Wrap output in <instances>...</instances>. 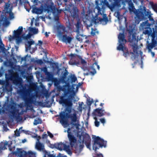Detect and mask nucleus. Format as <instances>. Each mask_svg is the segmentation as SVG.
I'll return each mask as SVG.
<instances>
[{
    "label": "nucleus",
    "instance_id": "nucleus-1",
    "mask_svg": "<svg viewBox=\"0 0 157 157\" xmlns=\"http://www.w3.org/2000/svg\"><path fill=\"white\" fill-rule=\"evenodd\" d=\"M134 13L136 16L135 17V22L136 24H138L140 21L147 20L149 18V20L151 22L152 26L153 27L154 25H155L156 21L152 17V14L145 6H141L139 9L136 10Z\"/></svg>",
    "mask_w": 157,
    "mask_h": 157
},
{
    "label": "nucleus",
    "instance_id": "nucleus-2",
    "mask_svg": "<svg viewBox=\"0 0 157 157\" xmlns=\"http://www.w3.org/2000/svg\"><path fill=\"white\" fill-rule=\"evenodd\" d=\"M63 105L66 106L65 111L66 113H61L60 114V122L63 125H66L67 124V118H70L72 122H75L77 120L76 114L74 113L70 114L71 112L72 107L73 105L72 101L66 103Z\"/></svg>",
    "mask_w": 157,
    "mask_h": 157
},
{
    "label": "nucleus",
    "instance_id": "nucleus-3",
    "mask_svg": "<svg viewBox=\"0 0 157 157\" xmlns=\"http://www.w3.org/2000/svg\"><path fill=\"white\" fill-rule=\"evenodd\" d=\"M109 1L111 3L110 5L109 4L107 0H102L99 4L98 3V1H96L95 8L98 10V15H102L105 11L106 7L112 11L115 7H120L121 6V0H109Z\"/></svg>",
    "mask_w": 157,
    "mask_h": 157
},
{
    "label": "nucleus",
    "instance_id": "nucleus-4",
    "mask_svg": "<svg viewBox=\"0 0 157 157\" xmlns=\"http://www.w3.org/2000/svg\"><path fill=\"white\" fill-rule=\"evenodd\" d=\"M128 31L129 33L128 36V40L130 42V45L132 47L133 50V52H131L130 53L132 55L131 58L133 60L136 59V57L134 53L138 54L137 51L138 38H136V33L134 32L132 29H128Z\"/></svg>",
    "mask_w": 157,
    "mask_h": 157
},
{
    "label": "nucleus",
    "instance_id": "nucleus-5",
    "mask_svg": "<svg viewBox=\"0 0 157 157\" xmlns=\"http://www.w3.org/2000/svg\"><path fill=\"white\" fill-rule=\"evenodd\" d=\"M57 90L59 92L62 91L63 92L62 96L60 97L59 100V103L63 105L72 101L74 96L71 94H69V90L66 88V86L65 85L63 87L59 85L56 86Z\"/></svg>",
    "mask_w": 157,
    "mask_h": 157
},
{
    "label": "nucleus",
    "instance_id": "nucleus-6",
    "mask_svg": "<svg viewBox=\"0 0 157 157\" xmlns=\"http://www.w3.org/2000/svg\"><path fill=\"white\" fill-rule=\"evenodd\" d=\"M19 93L23 100L26 106L30 107L34 103L33 96L31 95L30 90L27 89L25 86H22V88L19 91Z\"/></svg>",
    "mask_w": 157,
    "mask_h": 157
},
{
    "label": "nucleus",
    "instance_id": "nucleus-7",
    "mask_svg": "<svg viewBox=\"0 0 157 157\" xmlns=\"http://www.w3.org/2000/svg\"><path fill=\"white\" fill-rule=\"evenodd\" d=\"M92 139L93 142V149L95 151L100 148L106 147L107 141L101 138L99 136L94 135L92 136Z\"/></svg>",
    "mask_w": 157,
    "mask_h": 157
},
{
    "label": "nucleus",
    "instance_id": "nucleus-8",
    "mask_svg": "<svg viewBox=\"0 0 157 157\" xmlns=\"http://www.w3.org/2000/svg\"><path fill=\"white\" fill-rule=\"evenodd\" d=\"M153 32L151 36V42L149 43L147 42L146 48L148 49V52H151V49L155 47L157 44V26H155L152 28Z\"/></svg>",
    "mask_w": 157,
    "mask_h": 157
},
{
    "label": "nucleus",
    "instance_id": "nucleus-9",
    "mask_svg": "<svg viewBox=\"0 0 157 157\" xmlns=\"http://www.w3.org/2000/svg\"><path fill=\"white\" fill-rule=\"evenodd\" d=\"M151 24L148 22V20H147L145 22H142L140 24V27L142 30H143V33L145 35H150L153 32V30L150 28Z\"/></svg>",
    "mask_w": 157,
    "mask_h": 157
},
{
    "label": "nucleus",
    "instance_id": "nucleus-10",
    "mask_svg": "<svg viewBox=\"0 0 157 157\" xmlns=\"http://www.w3.org/2000/svg\"><path fill=\"white\" fill-rule=\"evenodd\" d=\"M54 146L55 148L60 151H62L63 150L65 151L70 155L72 154V152L70 149V146L69 145H67L61 142L58 144H55Z\"/></svg>",
    "mask_w": 157,
    "mask_h": 157
},
{
    "label": "nucleus",
    "instance_id": "nucleus-11",
    "mask_svg": "<svg viewBox=\"0 0 157 157\" xmlns=\"http://www.w3.org/2000/svg\"><path fill=\"white\" fill-rule=\"evenodd\" d=\"M119 45L117 47V49L119 50H123L125 44L127 42V40L125 39V36L124 33H120L118 36Z\"/></svg>",
    "mask_w": 157,
    "mask_h": 157
},
{
    "label": "nucleus",
    "instance_id": "nucleus-12",
    "mask_svg": "<svg viewBox=\"0 0 157 157\" xmlns=\"http://www.w3.org/2000/svg\"><path fill=\"white\" fill-rule=\"evenodd\" d=\"M44 1L45 2L44 9L45 11H47L48 13L55 11V7L52 0H44Z\"/></svg>",
    "mask_w": 157,
    "mask_h": 157
},
{
    "label": "nucleus",
    "instance_id": "nucleus-13",
    "mask_svg": "<svg viewBox=\"0 0 157 157\" xmlns=\"http://www.w3.org/2000/svg\"><path fill=\"white\" fill-rule=\"evenodd\" d=\"M70 128H68L67 131V137L69 142L70 147H73L77 143V139L72 133L70 131Z\"/></svg>",
    "mask_w": 157,
    "mask_h": 157
},
{
    "label": "nucleus",
    "instance_id": "nucleus-14",
    "mask_svg": "<svg viewBox=\"0 0 157 157\" xmlns=\"http://www.w3.org/2000/svg\"><path fill=\"white\" fill-rule=\"evenodd\" d=\"M57 35L59 37H61L64 34H67L68 33L66 27L63 25L61 24L57 26Z\"/></svg>",
    "mask_w": 157,
    "mask_h": 157
},
{
    "label": "nucleus",
    "instance_id": "nucleus-15",
    "mask_svg": "<svg viewBox=\"0 0 157 157\" xmlns=\"http://www.w3.org/2000/svg\"><path fill=\"white\" fill-rule=\"evenodd\" d=\"M83 139L82 143H84L87 147L90 148L91 146V139L89 135L87 133H85L82 136Z\"/></svg>",
    "mask_w": 157,
    "mask_h": 157
},
{
    "label": "nucleus",
    "instance_id": "nucleus-16",
    "mask_svg": "<svg viewBox=\"0 0 157 157\" xmlns=\"http://www.w3.org/2000/svg\"><path fill=\"white\" fill-rule=\"evenodd\" d=\"M20 113H19V110L14 109L10 111V116L11 117L15 118L16 120L21 121L22 118L20 116Z\"/></svg>",
    "mask_w": 157,
    "mask_h": 157
},
{
    "label": "nucleus",
    "instance_id": "nucleus-17",
    "mask_svg": "<svg viewBox=\"0 0 157 157\" xmlns=\"http://www.w3.org/2000/svg\"><path fill=\"white\" fill-rule=\"evenodd\" d=\"M12 151V153L18 157H25L27 153L21 148H17L16 151Z\"/></svg>",
    "mask_w": 157,
    "mask_h": 157
},
{
    "label": "nucleus",
    "instance_id": "nucleus-18",
    "mask_svg": "<svg viewBox=\"0 0 157 157\" xmlns=\"http://www.w3.org/2000/svg\"><path fill=\"white\" fill-rule=\"evenodd\" d=\"M70 56L72 58L70 63L71 65H78L80 64V59H78L77 58V56H80L76 54H73L71 53L70 55Z\"/></svg>",
    "mask_w": 157,
    "mask_h": 157
},
{
    "label": "nucleus",
    "instance_id": "nucleus-19",
    "mask_svg": "<svg viewBox=\"0 0 157 157\" xmlns=\"http://www.w3.org/2000/svg\"><path fill=\"white\" fill-rule=\"evenodd\" d=\"M104 112H105V110L102 108L100 109L98 108L94 109L92 113L94 116H98L101 117L104 115Z\"/></svg>",
    "mask_w": 157,
    "mask_h": 157
},
{
    "label": "nucleus",
    "instance_id": "nucleus-20",
    "mask_svg": "<svg viewBox=\"0 0 157 157\" xmlns=\"http://www.w3.org/2000/svg\"><path fill=\"white\" fill-rule=\"evenodd\" d=\"M82 68L84 71H87L92 75H94L96 73L95 69L92 66L89 67L83 66L82 67Z\"/></svg>",
    "mask_w": 157,
    "mask_h": 157
},
{
    "label": "nucleus",
    "instance_id": "nucleus-21",
    "mask_svg": "<svg viewBox=\"0 0 157 157\" xmlns=\"http://www.w3.org/2000/svg\"><path fill=\"white\" fill-rule=\"evenodd\" d=\"M2 75V73L0 71V77H1ZM0 84H5V89L8 91H11L12 90L11 86L10 85L8 82H5L3 81L2 82V81L0 79Z\"/></svg>",
    "mask_w": 157,
    "mask_h": 157
},
{
    "label": "nucleus",
    "instance_id": "nucleus-22",
    "mask_svg": "<svg viewBox=\"0 0 157 157\" xmlns=\"http://www.w3.org/2000/svg\"><path fill=\"white\" fill-rule=\"evenodd\" d=\"M70 12L71 16L73 18H75L78 17L79 11L77 7H74Z\"/></svg>",
    "mask_w": 157,
    "mask_h": 157
},
{
    "label": "nucleus",
    "instance_id": "nucleus-23",
    "mask_svg": "<svg viewBox=\"0 0 157 157\" xmlns=\"http://www.w3.org/2000/svg\"><path fill=\"white\" fill-rule=\"evenodd\" d=\"M5 5L4 6V10L5 13H8L11 9V10H12L13 6H11V4L12 2H5Z\"/></svg>",
    "mask_w": 157,
    "mask_h": 157
},
{
    "label": "nucleus",
    "instance_id": "nucleus-24",
    "mask_svg": "<svg viewBox=\"0 0 157 157\" xmlns=\"http://www.w3.org/2000/svg\"><path fill=\"white\" fill-rule=\"evenodd\" d=\"M62 39V40L63 42L65 43H70L72 40V38L71 36H67V34H65L61 37Z\"/></svg>",
    "mask_w": 157,
    "mask_h": 157
},
{
    "label": "nucleus",
    "instance_id": "nucleus-25",
    "mask_svg": "<svg viewBox=\"0 0 157 157\" xmlns=\"http://www.w3.org/2000/svg\"><path fill=\"white\" fill-rule=\"evenodd\" d=\"M35 42L32 39H30L29 41H28L25 42L26 50H30L31 49V45L34 44Z\"/></svg>",
    "mask_w": 157,
    "mask_h": 157
},
{
    "label": "nucleus",
    "instance_id": "nucleus-26",
    "mask_svg": "<svg viewBox=\"0 0 157 157\" xmlns=\"http://www.w3.org/2000/svg\"><path fill=\"white\" fill-rule=\"evenodd\" d=\"M23 31V27L19 26L17 30H14V37H18L20 36Z\"/></svg>",
    "mask_w": 157,
    "mask_h": 157
},
{
    "label": "nucleus",
    "instance_id": "nucleus-27",
    "mask_svg": "<svg viewBox=\"0 0 157 157\" xmlns=\"http://www.w3.org/2000/svg\"><path fill=\"white\" fill-rule=\"evenodd\" d=\"M12 144V142H11V144L8 145V143L7 142H5L3 143L2 144V147H1V148H2V149H7L6 146L7 145H8L9 150H10V151H13V150H14L15 147H14L13 148H11V144Z\"/></svg>",
    "mask_w": 157,
    "mask_h": 157
},
{
    "label": "nucleus",
    "instance_id": "nucleus-28",
    "mask_svg": "<svg viewBox=\"0 0 157 157\" xmlns=\"http://www.w3.org/2000/svg\"><path fill=\"white\" fill-rule=\"evenodd\" d=\"M36 147L38 150L40 151H43L44 149V144L39 142L36 143Z\"/></svg>",
    "mask_w": 157,
    "mask_h": 157
},
{
    "label": "nucleus",
    "instance_id": "nucleus-29",
    "mask_svg": "<svg viewBox=\"0 0 157 157\" xmlns=\"http://www.w3.org/2000/svg\"><path fill=\"white\" fill-rule=\"evenodd\" d=\"M75 26L76 27V32L78 34H79L80 33V29L82 26L81 23L79 21H78L76 24L75 25Z\"/></svg>",
    "mask_w": 157,
    "mask_h": 157
},
{
    "label": "nucleus",
    "instance_id": "nucleus-30",
    "mask_svg": "<svg viewBox=\"0 0 157 157\" xmlns=\"http://www.w3.org/2000/svg\"><path fill=\"white\" fill-rule=\"evenodd\" d=\"M149 5L151 6L154 11L157 13V3H154L153 2L151 1L149 2Z\"/></svg>",
    "mask_w": 157,
    "mask_h": 157
},
{
    "label": "nucleus",
    "instance_id": "nucleus-31",
    "mask_svg": "<svg viewBox=\"0 0 157 157\" xmlns=\"http://www.w3.org/2000/svg\"><path fill=\"white\" fill-rule=\"evenodd\" d=\"M123 50H121L123 52V56L126 57L129 55V52L128 49L125 46H124V48H123Z\"/></svg>",
    "mask_w": 157,
    "mask_h": 157
},
{
    "label": "nucleus",
    "instance_id": "nucleus-32",
    "mask_svg": "<svg viewBox=\"0 0 157 157\" xmlns=\"http://www.w3.org/2000/svg\"><path fill=\"white\" fill-rule=\"evenodd\" d=\"M104 17L103 18H101L99 17V21L100 22H105V24L108 21L107 17H106V14H104Z\"/></svg>",
    "mask_w": 157,
    "mask_h": 157
},
{
    "label": "nucleus",
    "instance_id": "nucleus-33",
    "mask_svg": "<svg viewBox=\"0 0 157 157\" xmlns=\"http://www.w3.org/2000/svg\"><path fill=\"white\" fill-rule=\"evenodd\" d=\"M37 11L36 12V14H41L43 12V11L46 12L47 11H45L44 9V5L43 6H42V8H37V9H36Z\"/></svg>",
    "mask_w": 157,
    "mask_h": 157
},
{
    "label": "nucleus",
    "instance_id": "nucleus-34",
    "mask_svg": "<svg viewBox=\"0 0 157 157\" xmlns=\"http://www.w3.org/2000/svg\"><path fill=\"white\" fill-rule=\"evenodd\" d=\"M93 102V99H91L90 97H89L87 99L86 103L88 106H89L90 109L91 105Z\"/></svg>",
    "mask_w": 157,
    "mask_h": 157
},
{
    "label": "nucleus",
    "instance_id": "nucleus-35",
    "mask_svg": "<svg viewBox=\"0 0 157 157\" xmlns=\"http://www.w3.org/2000/svg\"><path fill=\"white\" fill-rule=\"evenodd\" d=\"M52 82L54 83V85L55 87L59 85L60 81L56 78H53Z\"/></svg>",
    "mask_w": 157,
    "mask_h": 157
},
{
    "label": "nucleus",
    "instance_id": "nucleus-36",
    "mask_svg": "<svg viewBox=\"0 0 157 157\" xmlns=\"http://www.w3.org/2000/svg\"><path fill=\"white\" fill-rule=\"evenodd\" d=\"M48 79V80H51L52 81L53 80V78H54L53 77L52 75L49 72H48L47 74Z\"/></svg>",
    "mask_w": 157,
    "mask_h": 157
},
{
    "label": "nucleus",
    "instance_id": "nucleus-37",
    "mask_svg": "<svg viewBox=\"0 0 157 157\" xmlns=\"http://www.w3.org/2000/svg\"><path fill=\"white\" fill-rule=\"evenodd\" d=\"M42 121L40 118H38L37 120H35L33 122L34 125H37L38 124H40L42 123Z\"/></svg>",
    "mask_w": 157,
    "mask_h": 157
},
{
    "label": "nucleus",
    "instance_id": "nucleus-38",
    "mask_svg": "<svg viewBox=\"0 0 157 157\" xmlns=\"http://www.w3.org/2000/svg\"><path fill=\"white\" fill-rule=\"evenodd\" d=\"M6 13L9 14L10 19H13L14 18V15L13 13L12 12V10L10 9V11L8 13Z\"/></svg>",
    "mask_w": 157,
    "mask_h": 157
},
{
    "label": "nucleus",
    "instance_id": "nucleus-39",
    "mask_svg": "<svg viewBox=\"0 0 157 157\" xmlns=\"http://www.w3.org/2000/svg\"><path fill=\"white\" fill-rule=\"evenodd\" d=\"M77 58L78 59H80V63L81 62V64L83 65L85 64H86V61L84 59H83L81 57V56H77Z\"/></svg>",
    "mask_w": 157,
    "mask_h": 157
},
{
    "label": "nucleus",
    "instance_id": "nucleus-40",
    "mask_svg": "<svg viewBox=\"0 0 157 157\" xmlns=\"http://www.w3.org/2000/svg\"><path fill=\"white\" fill-rule=\"evenodd\" d=\"M135 9V8L134 6H133V4L132 3H131L129 4V10L130 11H133V10Z\"/></svg>",
    "mask_w": 157,
    "mask_h": 157
},
{
    "label": "nucleus",
    "instance_id": "nucleus-41",
    "mask_svg": "<svg viewBox=\"0 0 157 157\" xmlns=\"http://www.w3.org/2000/svg\"><path fill=\"white\" fill-rule=\"evenodd\" d=\"M54 19L56 22H59V17L58 14H56L54 17Z\"/></svg>",
    "mask_w": 157,
    "mask_h": 157
},
{
    "label": "nucleus",
    "instance_id": "nucleus-42",
    "mask_svg": "<svg viewBox=\"0 0 157 157\" xmlns=\"http://www.w3.org/2000/svg\"><path fill=\"white\" fill-rule=\"evenodd\" d=\"M70 78L72 82H75L77 80V78L74 75H71Z\"/></svg>",
    "mask_w": 157,
    "mask_h": 157
},
{
    "label": "nucleus",
    "instance_id": "nucleus-43",
    "mask_svg": "<svg viewBox=\"0 0 157 157\" xmlns=\"http://www.w3.org/2000/svg\"><path fill=\"white\" fill-rule=\"evenodd\" d=\"M99 17H98L97 16L95 17L93 19V22L95 24L98 23L100 21H99Z\"/></svg>",
    "mask_w": 157,
    "mask_h": 157
},
{
    "label": "nucleus",
    "instance_id": "nucleus-44",
    "mask_svg": "<svg viewBox=\"0 0 157 157\" xmlns=\"http://www.w3.org/2000/svg\"><path fill=\"white\" fill-rule=\"evenodd\" d=\"M66 26L69 29H71L72 27L71 23L69 21H68V22H67L66 23Z\"/></svg>",
    "mask_w": 157,
    "mask_h": 157
},
{
    "label": "nucleus",
    "instance_id": "nucleus-45",
    "mask_svg": "<svg viewBox=\"0 0 157 157\" xmlns=\"http://www.w3.org/2000/svg\"><path fill=\"white\" fill-rule=\"evenodd\" d=\"M31 31L34 34H36L38 32V30L37 29H36L35 28H31Z\"/></svg>",
    "mask_w": 157,
    "mask_h": 157
},
{
    "label": "nucleus",
    "instance_id": "nucleus-46",
    "mask_svg": "<svg viewBox=\"0 0 157 157\" xmlns=\"http://www.w3.org/2000/svg\"><path fill=\"white\" fill-rule=\"evenodd\" d=\"M68 74V72L67 71H65L63 74L62 76V78L63 79H66L67 76V75Z\"/></svg>",
    "mask_w": 157,
    "mask_h": 157
},
{
    "label": "nucleus",
    "instance_id": "nucleus-47",
    "mask_svg": "<svg viewBox=\"0 0 157 157\" xmlns=\"http://www.w3.org/2000/svg\"><path fill=\"white\" fill-rule=\"evenodd\" d=\"M94 119H95V126L97 127H98L99 125V122L97 120V118L96 117H95L94 118Z\"/></svg>",
    "mask_w": 157,
    "mask_h": 157
},
{
    "label": "nucleus",
    "instance_id": "nucleus-48",
    "mask_svg": "<svg viewBox=\"0 0 157 157\" xmlns=\"http://www.w3.org/2000/svg\"><path fill=\"white\" fill-rule=\"evenodd\" d=\"M16 38V41L17 44H19L20 43L21 41V37L19 36L18 37H14Z\"/></svg>",
    "mask_w": 157,
    "mask_h": 157
},
{
    "label": "nucleus",
    "instance_id": "nucleus-49",
    "mask_svg": "<svg viewBox=\"0 0 157 157\" xmlns=\"http://www.w3.org/2000/svg\"><path fill=\"white\" fill-rule=\"evenodd\" d=\"M10 22V21H8L6 19L5 20L4 22H3V24L4 25L7 26L9 25Z\"/></svg>",
    "mask_w": 157,
    "mask_h": 157
},
{
    "label": "nucleus",
    "instance_id": "nucleus-50",
    "mask_svg": "<svg viewBox=\"0 0 157 157\" xmlns=\"http://www.w3.org/2000/svg\"><path fill=\"white\" fill-rule=\"evenodd\" d=\"M79 36H82L83 35L79 34H77L76 36V39L78 41H81L82 40V39L81 38H80V37H79Z\"/></svg>",
    "mask_w": 157,
    "mask_h": 157
},
{
    "label": "nucleus",
    "instance_id": "nucleus-51",
    "mask_svg": "<svg viewBox=\"0 0 157 157\" xmlns=\"http://www.w3.org/2000/svg\"><path fill=\"white\" fill-rule=\"evenodd\" d=\"M21 131H22L26 134H30V133L31 132H29L28 131H25V130H22Z\"/></svg>",
    "mask_w": 157,
    "mask_h": 157
},
{
    "label": "nucleus",
    "instance_id": "nucleus-52",
    "mask_svg": "<svg viewBox=\"0 0 157 157\" xmlns=\"http://www.w3.org/2000/svg\"><path fill=\"white\" fill-rule=\"evenodd\" d=\"M45 155H48V157H55V155H54L53 154H47L48 152L47 151H46L45 153Z\"/></svg>",
    "mask_w": 157,
    "mask_h": 157
},
{
    "label": "nucleus",
    "instance_id": "nucleus-53",
    "mask_svg": "<svg viewBox=\"0 0 157 157\" xmlns=\"http://www.w3.org/2000/svg\"><path fill=\"white\" fill-rule=\"evenodd\" d=\"M47 133H48V135L51 138H52L53 137V135L52 133H51L50 132L48 131L47 132Z\"/></svg>",
    "mask_w": 157,
    "mask_h": 157
},
{
    "label": "nucleus",
    "instance_id": "nucleus-54",
    "mask_svg": "<svg viewBox=\"0 0 157 157\" xmlns=\"http://www.w3.org/2000/svg\"><path fill=\"white\" fill-rule=\"evenodd\" d=\"M15 134L16 136H20V132L19 131L15 132Z\"/></svg>",
    "mask_w": 157,
    "mask_h": 157
},
{
    "label": "nucleus",
    "instance_id": "nucleus-55",
    "mask_svg": "<svg viewBox=\"0 0 157 157\" xmlns=\"http://www.w3.org/2000/svg\"><path fill=\"white\" fill-rule=\"evenodd\" d=\"M28 154L29 157H31L32 156H33L34 155L33 153L31 151H28Z\"/></svg>",
    "mask_w": 157,
    "mask_h": 157
},
{
    "label": "nucleus",
    "instance_id": "nucleus-56",
    "mask_svg": "<svg viewBox=\"0 0 157 157\" xmlns=\"http://www.w3.org/2000/svg\"><path fill=\"white\" fill-rule=\"evenodd\" d=\"M36 62L37 63L40 64H41L43 63V62L41 59H38L37 60Z\"/></svg>",
    "mask_w": 157,
    "mask_h": 157
},
{
    "label": "nucleus",
    "instance_id": "nucleus-57",
    "mask_svg": "<svg viewBox=\"0 0 157 157\" xmlns=\"http://www.w3.org/2000/svg\"><path fill=\"white\" fill-rule=\"evenodd\" d=\"M31 37V35L29 34H27L26 36L24 37V39L25 40H27L29 39Z\"/></svg>",
    "mask_w": 157,
    "mask_h": 157
},
{
    "label": "nucleus",
    "instance_id": "nucleus-58",
    "mask_svg": "<svg viewBox=\"0 0 157 157\" xmlns=\"http://www.w3.org/2000/svg\"><path fill=\"white\" fill-rule=\"evenodd\" d=\"M93 157H103L102 154L101 153L97 154L96 156H93Z\"/></svg>",
    "mask_w": 157,
    "mask_h": 157
},
{
    "label": "nucleus",
    "instance_id": "nucleus-59",
    "mask_svg": "<svg viewBox=\"0 0 157 157\" xmlns=\"http://www.w3.org/2000/svg\"><path fill=\"white\" fill-rule=\"evenodd\" d=\"M18 0H15L14 2H13V4L14 6H16L17 5Z\"/></svg>",
    "mask_w": 157,
    "mask_h": 157
},
{
    "label": "nucleus",
    "instance_id": "nucleus-60",
    "mask_svg": "<svg viewBox=\"0 0 157 157\" xmlns=\"http://www.w3.org/2000/svg\"><path fill=\"white\" fill-rule=\"evenodd\" d=\"M100 121L101 123L103 124H104L105 123V121L104 118H101L100 119Z\"/></svg>",
    "mask_w": 157,
    "mask_h": 157
},
{
    "label": "nucleus",
    "instance_id": "nucleus-61",
    "mask_svg": "<svg viewBox=\"0 0 157 157\" xmlns=\"http://www.w3.org/2000/svg\"><path fill=\"white\" fill-rule=\"evenodd\" d=\"M81 0H74V1L75 2V4H79V3H80V2Z\"/></svg>",
    "mask_w": 157,
    "mask_h": 157
},
{
    "label": "nucleus",
    "instance_id": "nucleus-62",
    "mask_svg": "<svg viewBox=\"0 0 157 157\" xmlns=\"http://www.w3.org/2000/svg\"><path fill=\"white\" fill-rule=\"evenodd\" d=\"M47 135L46 133H44V134L42 135V138H46L47 137Z\"/></svg>",
    "mask_w": 157,
    "mask_h": 157
},
{
    "label": "nucleus",
    "instance_id": "nucleus-63",
    "mask_svg": "<svg viewBox=\"0 0 157 157\" xmlns=\"http://www.w3.org/2000/svg\"><path fill=\"white\" fill-rule=\"evenodd\" d=\"M37 9V8H36V7L34 8L33 9V13H36V12L37 11V10H36V9Z\"/></svg>",
    "mask_w": 157,
    "mask_h": 157
},
{
    "label": "nucleus",
    "instance_id": "nucleus-64",
    "mask_svg": "<svg viewBox=\"0 0 157 157\" xmlns=\"http://www.w3.org/2000/svg\"><path fill=\"white\" fill-rule=\"evenodd\" d=\"M13 82L14 83H16V84H17L18 83V80L17 79H15L13 81Z\"/></svg>",
    "mask_w": 157,
    "mask_h": 157
}]
</instances>
